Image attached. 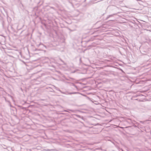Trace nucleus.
Segmentation results:
<instances>
[{"instance_id": "1", "label": "nucleus", "mask_w": 151, "mask_h": 151, "mask_svg": "<svg viewBox=\"0 0 151 151\" xmlns=\"http://www.w3.org/2000/svg\"><path fill=\"white\" fill-rule=\"evenodd\" d=\"M115 14H113L109 15V16L108 17H107V18L108 19V18H109V17H112L113 15H115Z\"/></svg>"}, {"instance_id": "2", "label": "nucleus", "mask_w": 151, "mask_h": 151, "mask_svg": "<svg viewBox=\"0 0 151 151\" xmlns=\"http://www.w3.org/2000/svg\"><path fill=\"white\" fill-rule=\"evenodd\" d=\"M61 60L62 62H63V61L62 60Z\"/></svg>"}, {"instance_id": "3", "label": "nucleus", "mask_w": 151, "mask_h": 151, "mask_svg": "<svg viewBox=\"0 0 151 151\" xmlns=\"http://www.w3.org/2000/svg\"><path fill=\"white\" fill-rule=\"evenodd\" d=\"M122 151H124L122 149Z\"/></svg>"}]
</instances>
